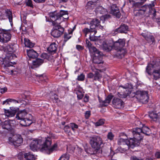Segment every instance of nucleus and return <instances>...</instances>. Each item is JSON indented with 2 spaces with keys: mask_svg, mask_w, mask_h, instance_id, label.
Segmentation results:
<instances>
[{
  "mask_svg": "<svg viewBox=\"0 0 160 160\" xmlns=\"http://www.w3.org/2000/svg\"><path fill=\"white\" fill-rule=\"evenodd\" d=\"M52 140L50 137L41 138L33 140L30 145V149L33 151L40 149L42 152L50 154L57 149V145L54 144L52 147Z\"/></svg>",
  "mask_w": 160,
  "mask_h": 160,
  "instance_id": "obj_1",
  "label": "nucleus"
},
{
  "mask_svg": "<svg viewBox=\"0 0 160 160\" xmlns=\"http://www.w3.org/2000/svg\"><path fill=\"white\" fill-rule=\"evenodd\" d=\"M46 21L51 22L53 27L51 32V35L54 38H58L61 36L64 31V28L59 25L60 23H57L56 21H51L49 19H46Z\"/></svg>",
  "mask_w": 160,
  "mask_h": 160,
  "instance_id": "obj_2",
  "label": "nucleus"
},
{
  "mask_svg": "<svg viewBox=\"0 0 160 160\" xmlns=\"http://www.w3.org/2000/svg\"><path fill=\"white\" fill-rule=\"evenodd\" d=\"M142 131L141 128H137L133 129L131 132L133 137L130 138L133 141V142L135 147L139 145L140 141L143 139V136Z\"/></svg>",
  "mask_w": 160,
  "mask_h": 160,
  "instance_id": "obj_3",
  "label": "nucleus"
},
{
  "mask_svg": "<svg viewBox=\"0 0 160 160\" xmlns=\"http://www.w3.org/2000/svg\"><path fill=\"white\" fill-rule=\"evenodd\" d=\"M67 14L68 12L66 11L61 10L59 13L56 12H50L49 14V19L51 21L57 22V23H61L62 22V18Z\"/></svg>",
  "mask_w": 160,
  "mask_h": 160,
  "instance_id": "obj_4",
  "label": "nucleus"
},
{
  "mask_svg": "<svg viewBox=\"0 0 160 160\" xmlns=\"http://www.w3.org/2000/svg\"><path fill=\"white\" fill-rule=\"evenodd\" d=\"M133 98H136L140 102L143 103H146L148 102L149 97L148 96V92L145 91L139 90L134 93Z\"/></svg>",
  "mask_w": 160,
  "mask_h": 160,
  "instance_id": "obj_5",
  "label": "nucleus"
},
{
  "mask_svg": "<svg viewBox=\"0 0 160 160\" xmlns=\"http://www.w3.org/2000/svg\"><path fill=\"white\" fill-rule=\"evenodd\" d=\"M2 32H0V42L4 43L9 41L12 37V32L10 30L0 29Z\"/></svg>",
  "mask_w": 160,
  "mask_h": 160,
  "instance_id": "obj_6",
  "label": "nucleus"
},
{
  "mask_svg": "<svg viewBox=\"0 0 160 160\" xmlns=\"http://www.w3.org/2000/svg\"><path fill=\"white\" fill-rule=\"evenodd\" d=\"M102 143V139L99 136H94L91 137L90 139V143L92 147L96 150L100 148Z\"/></svg>",
  "mask_w": 160,
  "mask_h": 160,
  "instance_id": "obj_7",
  "label": "nucleus"
},
{
  "mask_svg": "<svg viewBox=\"0 0 160 160\" xmlns=\"http://www.w3.org/2000/svg\"><path fill=\"white\" fill-rule=\"evenodd\" d=\"M8 141L10 143H12L15 147H18L22 143L23 140L20 135L16 134L9 137Z\"/></svg>",
  "mask_w": 160,
  "mask_h": 160,
  "instance_id": "obj_8",
  "label": "nucleus"
},
{
  "mask_svg": "<svg viewBox=\"0 0 160 160\" xmlns=\"http://www.w3.org/2000/svg\"><path fill=\"white\" fill-rule=\"evenodd\" d=\"M133 141L131 140L130 138L129 140L127 139H124L122 138H120L119 139L118 141V144L122 145H125L127 147V148H133L135 147L133 142Z\"/></svg>",
  "mask_w": 160,
  "mask_h": 160,
  "instance_id": "obj_9",
  "label": "nucleus"
},
{
  "mask_svg": "<svg viewBox=\"0 0 160 160\" xmlns=\"http://www.w3.org/2000/svg\"><path fill=\"white\" fill-rule=\"evenodd\" d=\"M118 92V96L121 98H126L130 93V91L126 90L123 86L119 87Z\"/></svg>",
  "mask_w": 160,
  "mask_h": 160,
  "instance_id": "obj_10",
  "label": "nucleus"
},
{
  "mask_svg": "<svg viewBox=\"0 0 160 160\" xmlns=\"http://www.w3.org/2000/svg\"><path fill=\"white\" fill-rule=\"evenodd\" d=\"M33 118L32 116L28 114L24 119L20 122V124L22 126H28L30 125L33 122Z\"/></svg>",
  "mask_w": 160,
  "mask_h": 160,
  "instance_id": "obj_11",
  "label": "nucleus"
},
{
  "mask_svg": "<svg viewBox=\"0 0 160 160\" xmlns=\"http://www.w3.org/2000/svg\"><path fill=\"white\" fill-rule=\"evenodd\" d=\"M15 121L14 120H9L5 121L2 124V128L8 130H12L15 124Z\"/></svg>",
  "mask_w": 160,
  "mask_h": 160,
  "instance_id": "obj_12",
  "label": "nucleus"
},
{
  "mask_svg": "<svg viewBox=\"0 0 160 160\" xmlns=\"http://www.w3.org/2000/svg\"><path fill=\"white\" fill-rule=\"evenodd\" d=\"M125 43V40L124 39H119L118 41L113 42V45L111 46L112 49L117 50L119 48H123Z\"/></svg>",
  "mask_w": 160,
  "mask_h": 160,
  "instance_id": "obj_13",
  "label": "nucleus"
},
{
  "mask_svg": "<svg viewBox=\"0 0 160 160\" xmlns=\"http://www.w3.org/2000/svg\"><path fill=\"white\" fill-rule=\"evenodd\" d=\"M112 106L116 108H122L124 107V102L121 99L114 98L112 101Z\"/></svg>",
  "mask_w": 160,
  "mask_h": 160,
  "instance_id": "obj_14",
  "label": "nucleus"
},
{
  "mask_svg": "<svg viewBox=\"0 0 160 160\" xmlns=\"http://www.w3.org/2000/svg\"><path fill=\"white\" fill-rule=\"evenodd\" d=\"M86 46L88 48L90 52L91 53H95V54H98L99 55H102V52L97 50L94 47L92 46V44L90 42L88 39L86 41Z\"/></svg>",
  "mask_w": 160,
  "mask_h": 160,
  "instance_id": "obj_15",
  "label": "nucleus"
},
{
  "mask_svg": "<svg viewBox=\"0 0 160 160\" xmlns=\"http://www.w3.org/2000/svg\"><path fill=\"white\" fill-rule=\"evenodd\" d=\"M141 35L148 43H152L154 42V37L150 32L144 31Z\"/></svg>",
  "mask_w": 160,
  "mask_h": 160,
  "instance_id": "obj_16",
  "label": "nucleus"
},
{
  "mask_svg": "<svg viewBox=\"0 0 160 160\" xmlns=\"http://www.w3.org/2000/svg\"><path fill=\"white\" fill-rule=\"evenodd\" d=\"M147 6L145 5L139 9L135 10L134 13L136 16L143 17L144 16L145 12L147 10Z\"/></svg>",
  "mask_w": 160,
  "mask_h": 160,
  "instance_id": "obj_17",
  "label": "nucleus"
},
{
  "mask_svg": "<svg viewBox=\"0 0 160 160\" xmlns=\"http://www.w3.org/2000/svg\"><path fill=\"white\" fill-rule=\"evenodd\" d=\"M28 114L25 109L19 111L16 114V118L17 119L20 120V121H22V120L26 117V116Z\"/></svg>",
  "mask_w": 160,
  "mask_h": 160,
  "instance_id": "obj_18",
  "label": "nucleus"
},
{
  "mask_svg": "<svg viewBox=\"0 0 160 160\" xmlns=\"http://www.w3.org/2000/svg\"><path fill=\"white\" fill-rule=\"evenodd\" d=\"M127 52V51L126 49L123 48H119V49L117 50V52L114 55V57H116L118 58L121 59L124 57Z\"/></svg>",
  "mask_w": 160,
  "mask_h": 160,
  "instance_id": "obj_19",
  "label": "nucleus"
},
{
  "mask_svg": "<svg viewBox=\"0 0 160 160\" xmlns=\"http://www.w3.org/2000/svg\"><path fill=\"white\" fill-rule=\"evenodd\" d=\"M5 50L6 52H8L9 54H11L10 58H11V57L12 58H16V55L13 53L16 51L14 45H8L5 48Z\"/></svg>",
  "mask_w": 160,
  "mask_h": 160,
  "instance_id": "obj_20",
  "label": "nucleus"
},
{
  "mask_svg": "<svg viewBox=\"0 0 160 160\" xmlns=\"http://www.w3.org/2000/svg\"><path fill=\"white\" fill-rule=\"evenodd\" d=\"M99 104L98 105V108H101L108 106L110 102V95H109L105 100H102L98 97Z\"/></svg>",
  "mask_w": 160,
  "mask_h": 160,
  "instance_id": "obj_21",
  "label": "nucleus"
},
{
  "mask_svg": "<svg viewBox=\"0 0 160 160\" xmlns=\"http://www.w3.org/2000/svg\"><path fill=\"white\" fill-rule=\"evenodd\" d=\"M128 26L125 24H122L118 28L116 29L115 31L118 33H126L128 31Z\"/></svg>",
  "mask_w": 160,
  "mask_h": 160,
  "instance_id": "obj_22",
  "label": "nucleus"
},
{
  "mask_svg": "<svg viewBox=\"0 0 160 160\" xmlns=\"http://www.w3.org/2000/svg\"><path fill=\"white\" fill-rule=\"evenodd\" d=\"M27 54L30 58H35L38 56V53L32 49L27 50Z\"/></svg>",
  "mask_w": 160,
  "mask_h": 160,
  "instance_id": "obj_23",
  "label": "nucleus"
},
{
  "mask_svg": "<svg viewBox=\"0 0 160 160\" xmlns=\"http://www.w3.org/2000/svg\"><path fill=\"white\" fill-rule=\"evenodd\" d=\"M110 42L109 39H105L103 41L102 44V48L103 50L106 52H109L110 50Z\"/></svg>",
  "mask_w": 160,
  "mask_h": 160,
  "instance_id": "obj_24",
  "label": "nucleus"
},
{
  "mask_svg": "<svg viewBox=\"0 0 160 160\" xmlns=\"http://www.w3.org/2000/svg\"><path fill=\"white\" fill-rule=\"evenodd\" d=\"M100 24V21L98 19L94 18L92 19L90 22L91 27L93 29L98 28Z\"/></svg>",
  "mask_w": 160,
  "mask_h": 160,
  "instance_id": "obj_25",
  "label": "nucleus"
},
{
  "mask_svg": "<svg viewBox=\"0 0 160 160\" xmlns=\"http://www.w3.org/2000/svg\"><path fill=\"white\" fill-rule=\"evenodd\" d=\"M149 116L153 121L160 122V113L157 114L152 112L149 114Z\"/></svg>",
  "mask_w": 160,
  "mask_h": 160,
  "instance_id": "obj_26",
  "label": "nucleus"
},
{
  "mask_svg": "<svg viewBox=\"0 0 160 160\" xmlns=\"http://www.w3.org/2000/svg\"><path fill=\"white\" fill-rule=\"evenodd\" d=\"M95 57L93 58V62L96 64H100L102 63V58L101 56L102 55H102L98 54H95Z\"/></svg>",
  "mask_w": 160,
  "mask_h": 160,
  "instance_id": "obj_27",
  "label": "nucleus"
},
{
  "mask_svg": "<svg viewBox=\"0 0 160 160\" xmlns=\"http://www.w3.org/2000/svg\"><path fill=\"white\" fill-rule=\"evenodd\" d=\"M73 30L70 29L68 30V32H65L64 35V42H66L72 37Z\"/></svg>",
  "mask_w": 160,
  "mask_h": 160,
  "instance_id": "obj_28",
  "label": "nucleus"
},
{
  "mask_svg": "<svg viewBox=\"0 0 160 160\" xmlns=\"http://www.w3.org/2000/svg\"><path fill=\"white\" fill-rule=\"evenodd\" d=\"M97 3L96 2L89 1L87 2L86 8L87 9L92 10L97 6Z\"/></svg>",
  "mask_w": 160,
  "mask_h": 160,
  "instance_id": "obj_29",
  "label": "nucleus"
},
{
  "mask_svg": "<svg viewBox=\"0 0 160 160\" xmlns=\"http://www.w3.org/2000/svg\"><path fill=\"white\" fill-rule=\"evenodd\" d=\"M5 13L7 18L9 19L10 24L12 25V11L9 9H7L5 10Z\"/></svg>",
  "mask_w": 160,
  "mask_h": 160,
  "instance_id": "obj_30",
  "label": "nucleus"
},
{
  "mask_svg": "<svg viewBox=\"0 0 160 160\" xmlns=\"http://www.w3.org/2000/svg\"><path fill=\"white\" fill-rule=\"evenodd\" d=\"M57 46L55 43H52L48 48V50L50 52H55L57 50Z\"/></svg>",
  "mask_w": 160,
  "mask_h": 160,
  "instance_id": "obj_31",
  "label": "nucleus"
},
{
  "mask_svg": "<svg viewBox=\"0 0 160 160\" xmlns=\"http://www.w3.org/2000/svg\"><path fill=\"white\" fill-rule=\"evenodd\" d=\"M82 31L85 34V36H86L90 32H94V34H96L97 32V31L95 29H93L90 26V28H84Z\"/></svg>",
  "mask_w": 160,
  "mask_h": 160,
  "instance_id": "obj_32",
  "label": "nucleus"
},
{
  "mask_svg": "<svg viewBox=\"0 0 160 160\" xmlns=\"http://www.w3.org/2000/svg\"><path fill=\"white\" fill-rule=\"evenodd\" d=\"M114 11L118 13H118H117V16L119 17L120 15V12L116 4H112L111 6V12Z\"/></svg>",
  "mask_w": 160,
  "mask_h": 160,
  "instance_id": "obj_33",
  "label": "nucleus"
},
{
  "mask_svg": "<svg viewBox=\"0 0 160 160\" xmlns=\"http://www.w3.org/2000/svg\"><path fill=\"white\" fill-rule=\"evenodd\" d=\"M4 111L5 115L9 117L14 116L16 113L15 110H7L5 109Z\"/></svg>",
  "mask_w": 160,
  "mask_h": 160,
  "instance_id": "obj_34",
  "label": "nucleus"
},
{
  "mask_svg": "<svg viewBox=\"0 0 160 160\" xmlns=\"http://www.w3.org/2000/svg\"><path fill=\"white\" fill-rule=\"evenodd\" d=\"M153 78L155 80H157L160 78V69L154 70L152 73Z\"/></svg>",
  "mask_w": 160,
  "mask_h": 160,
  "instance_id": "obj_35",
  "label": "nucleus"
},
{
  "mask_svg": "<svg viewBox=\"0 0 160 160\" xmlns=\"http://www.w3.org/2000/svg\"><path fill=\"white\" fill-rule=\"evenodd\" d=\"M95 34H94L93 35H92L91 33L89 36V39L91 41H95V44L97 43L99 45L98 43H101V40L99 39L98 37L95 36Z\"/></svg>",
  "mask_w": 160,
  "mask_h": 160,
  "instance_id": "obj_36",
  "label": "nucleus"
},
{
  "mask_svg": "<svg viewBox=\"0 0 160 160\" xmlns=\"http://www.w3.org/2000/svg\"><path fill=\"white\" fill-rule=\"evenodd\" d=\"M142 132L143 133V135H146L149 136L151 133V131L150 129L147 127H143L141 128Z\"/></svg>",
  "mask_w": 160,
  "mask_h": 160,
  "instance_id": "obj_37",
  "label": "nucleus"
},
{
  "mask_svg": "<svg viewBox=\"0 0 160 160\" xmlns=\"http://www.w3.org/2000/svg\"><path fill=\"white\" fill-rule=\"evenodd\" d=\"M50 98L52 100L54 103H56L58 100V97L57 95L53 92H51L50 94Z\"/></svg>",
  "mask_w": 160,
  "mask_h": 160,
  "instance_id": "obj_38",
  "label": "nucleus"
},
{
  "mask_svg": "<svg viewBox=\"0 0 160 160\" xmlns=\"http://www.w3.org/2000/svg\"><path fill=\"white\" fill-rule=\"evenodd\" d=\"M24 41L25 45L26 47L32 48L34 45V43L31 42L29 39L27 38H25Z\"/></svg>",
  "mask_w": 160,
  "mask_h": 160,
  "instance_id": "obj_39",
  "label": "nucleus"
},
{
  "mask_svg": "<svg viewBox=\"0 0 160 160\" xmlns=\"http://www.w3.org/2000/svg\"><path fill=\"white\" fill-rule=\"evenodd\" d=\"M43 62V60L40 58H37L32 61V64L33 66L35 67H37L41 65Z\"/></svg>",
  "mask_w": 160,
  "mask_h": 160,
  "instance_id": "obj_40",
  "label": "nucleus"
},
{
  "mask_svg": "<svg viewBox=\"0 0 160 160\" xmlns=\"http://www.w3.org/2000/svg\"><path fill=\"white\" fill-rule=\"evenodd\" d=\"M153 65L151 63L148 64L146 68V72L149 75H151L152 71L153 68Z\"/></svg>",
  "mask_w": 160,
  "mask_h": 160,
  "instance_id": "obj_41",
  "label": "nucleus"
},
{
  "mask_svg": "<svg viewBox=\"0 0 160 160\" xmlns=\"http://www.w3.org/2000/svg\"><path fill=\"white\" fill-rule=\"evenodd\" d=\"M139 1V2H137L135 3L134 6L135 7V10L137 9L138 8H141L142 4L146 2L142 0H137Z\"/></svg>",
  "mask_w": 160,
  "mask_h": 160,
  "instance_id": "obj_42",
  "label": "nucleus"
},
{
  "mask_svg": "<svg viewBox=\"0 0 160 160\" xmlns=\"http://www.w3.org/2000/svg\"><path fill=\"white\" fill-rule=\"evenodd\" d=\"M96 10L98 12L102 14H105L107 11L106 9L103 8L102 6L98 7L96 8Z\"/></svg>",
  "mask_w": 160,
  "mask_h": 160,
  "instance_id": "obj_43",
  "label": "nucleus"
},
{
  "mask_svg": "<svg viewBox=\"0 0 160 160\" xmlns=\"http://www.w3.org/2000/svg\"><path fill=\"white\" fill-rule=\"evenodd\" d=\"M101 77V75L100 74L99 72L97 70L95 71V74L94 75V80H98L100 79Z\"/></svg>",
  "mask_w": 160,
  "mask_h": 160,
  "instance_id": "obj_44",
  "label": "nucleus"
},
{
  "mask_svg": "<svg viewBox=\"0 0 160 160\" xmlns=\"http://www.w3.org/2000/svg\"><path fill=\"white\" fill-rule=\"evenodd\" d=\"M13 63L12 62H3L2 63V67H3L5 69H6L7 68L9 67L12 66V64Z\"/></svg>",
  "mask_w": 160,
  "mask_h": 160,
  "instance_id": "obj_45",
  "label": "nucleus"
},
{
  "mask_svg": "<svg viewBox=\"0 0 160 160\" xmlns=\"http://www.w3.org/2000/svg\"><path fill=\"white\" fill-rule=\"evenodd\" d=\"M105 122V120L103 119H100L95 123V125L96 127L102 125Z\"/></svg>",
  "mask_w": 160,
  "mask_h": 160,
  "instance_id": "obj_46",
  "label": "nucleus"
},
{
  "mask_svg": "<svg viewBox=\"0 0 160 160\" xmlns=\"http://www.w3.org/2000/svg\"><path fill=\"white\" fill-rule=\"evenodd\" d=\"M69 155L67 153L63 154L58 160H69Z\"/></svg>",
  "mask_w": 160,
  "mask_h": 160,
  "instance_id": "obj_47",
  "label": "nucleus"
},
{
  "mask_svg": "<svg viewBox=\"0 0 160 160\" xmlns=\"http://www.w3.org/2000/svg\"><path fill=\"white\" fill-rule=\"evenodd\" d=\"M69 125L72 130L73 131L75 130V129L78 128V126L74 123H70Z\"/></svg>",
  "mask_w": 160,
  "mask_h": 160,
  "instance_id": "obj_48",
  "label": "nucleus"
},
{
  "mask_svg": "<svg viewBox=\"0 0 160 160\" xmlns=\"http://www.w3.org/2000/svg\"><path fill=\"white\" fill-rule=\"evenodd\" d=\"M123 87L126 89V90H128V89H132V85L131 83H128L124 85L123 86Z\"/></svg>",
  "mask_w": 160,
  "mask_h": 160,
  "instance_id": "obj_49",
  "label": "nucleus"
},
{
  "mask_svg": "<svg viewBox=\"0 0 160 160\" xmlns=\"http://www.w3.org/2000/svg\"><path fill=\"white\" fill-rule=\"evenodd\" d=\"M26 4L28 6L32 8L33 7V5L31 0H26Z\"/></svg>",
  "mask_w": 160,
  "mask_h": 160,
  "instance_id": "obj_50",
  "label": "nucleus"
},
{
  "mask_svg": "<svg viewBox=\"0 0 160 160\" xmlns=\"http://www.w3.org/2000/svg\"><path fill=\"white\" fill-rule=\"evenodd\" d=\"M41 57L44 59H48L49 58V56L48 55V54L45 53L42 54L41 55Z\"/></svg>",
  "mask_w": 160,
  "mask_h": 160,
  "instance_id": "obj_51",
  "label": "nucleus"
},
{
  "mask_svg": "<svg viewBox=\"0 0 160 160\" xmlns=\"http://www.w3.org/2000/svg\"><path fill=\"white\" fill-rule=\"evenodd\" d=\"M84 75L83 74H81L79 76H78V79L79 81H82L84 80Z\"/></svg>",
  "mask_w": 160,
  "mask_h": 160,
  "instance_id": "obj_52",
  "label": "nucleus"
},
{
  "mask_svg": "<svg viewBox=\"0 0 160 160\" xmlns=\"http://www.w3.org/2000/svg\"><path fill=\"white\" fill-rule=\"evenodd\" d=\"M131 160H141V159H140L139 158H138L135 156H132L131 158ZM145 160H153L152 159L148 158Z\"/></svg>",
  "mask_w": 160,
  "mask_h": 160,
  "instance_id": "obj_53",
  "label": "nucleus"
},
{
  "mask_svg": "<svg viewBox=\"0 0 160 160\" xmlns=\"http://www.w3.org/2000/svg\"><path fill=\"white\" fill-rule=\"evenodd\" d=\"M76 48L79 51H81L84 49L83 47L79 45H76Z\"/></svg>",
  "mask_w": 160,
  "mask_h": 160,
  "instance_id": "obj_54",
  "label": "nucleus"
},
{
  "mask_svg": "<svg viewBox=\"0 0 160 160\" xmlns=\"http://www.w3.org/2000/svg\"><path fill=\"white\" fill-rule=\"evenodd\" d=\"M91 115L90 112V111H87L85 112V117L86 119H88Z\"/></svg>",
  "mask_w": 160,
  "mask_h": 160,
  "instance_id": "obj_55",
  "label": "nucleus"
},
{
  "mask_svg": "<svg viewBox=\"0 0 160 160\" xmlns=\"http://www.w3.org/2000/svg\"><path fill=\"white\" fill-rule=\"evenodd\" d=\"M118 13V12H115V11H114L112 12H111V13L113 15L115 16V17H116L117 18H119L120 17H121V13H120V16L119 17H118L117 16V13Z\"/></svg>",
  "mask_w": 160,
  "mask_h": 160,
  "instance_id": "obj_56",
  "label": "nucleus"
},
{
  "mask_svg": "<svg viewBox=\"0 0 160 160\" xmlns=\"http://www.w3.org/2000/svg\"><path fill=\"white\" fill-rule=\"evenodd\" d=\"M7 90V88H6V87H4L3 88H1L0 89V92L2 93H4L5 92H6Z\"/></svg>",
  "mask_w": 160,
  "mask_h": 160,
  "instance_id": "obj_57",
  "label": "nucleus"
},
{
  "mask_svg": "<svg viewBox=\"0 0 160 160\" xmlns=\"http://www.w3.org/2000/svg\"><path fill=\"white\" fill-rule=\"evenodd\" d=\"M94 77V75L92 73H90L88 75V77L89 78H92Z\"/></svg>",
  "mask_w": 160,
  "mask_h": 160,
  "instance_id": "obj_58",
  "label": "nucleus"
},
{
  "mask_svg": "<svg viewBox=\"0 0 160 160\" xmlns=\"http://www.w3.org/2000/svg\"><path fill=\"white\" fill-rule=\"evenodd\" d=\"M35 2L38 3H42L44 2L46 0H33Z\"/></svg>",
  "mask_w": 160,
  "mask_h": 160,
  "instance_id": "obj_59",
  "label": "nucleus"
},
{
  "mask_svg": "<svg viewBox=\"0 0 160 160\" xmlns=\"http://www.w3.org/2000/svg\"><path fill=\"white\" fill-rule=\"evenodd\" d=\"M156 157L158 158H160V152H157L155 153Z\"/></svg>",
  "mask_w": 160,
  "mask_h": 160,
  "instance_id": "obj_60",
  "label": "nucleus"
},
{
  "mask_svg": "<svg viewBox=\"0 0 160 160\" xmlns=\"http://www.w3.org/2000/svg\"><path fill=\"white\" fill-rule=\"evenodd\" d=\"M68 14H67L62 18V20H63L64 19H67L68 18Z\"/></svg>",
  "mask_w": 160,
  "mask_h": 160,
  "instance_id": "obj_61",
  "label": "nucleus"
},
{
  "mask_svg": "<svg viewBox=\"0 0 160 160\" xmlns=\"http://www.w3.org/2000/svg\"><path fill=\"white\" fill-rule=\"evenodd\" d=\"M88 97L85 96L84 98V101L85 102H87L88 101Z\"/></svg>",
  "mask_w": 160,
  "mask_h": 160,
  "instance_id": "obj_62",
  "label": "nucleus"
},
{
  "mask_svg": "<svg viewBox=\"0 0 160 160\" xmlns=\"http://www.w3.org/2000/svg\"><path fill=\"white\" fill-rule=\"evenodd\" d=\"M83 97V95L82 94H81L80 95H78L77 94V98L78 99H81Z\"/></svg>",
  "mask_w": 160,
  "mask_h": 160,
  "instance_id": "obj_63",
  "label": "nucleus"
},
{
  "mask_svg": "<svg viewBox=\"0 0 160 160\" xmlns=\"http://www.w3.org/2000/svg\"><path fill=\"white\" fill-rule=\"evenodd\" d=\"M152 10L153 12V17H155L156 15V11H155V10L154 9H152Z\"/></svg>",
  "mask_w": 160,
  "mask_h": 160,
  "instance_id": "obj_64",
  "label": "nucleus"
}]
</instances>
